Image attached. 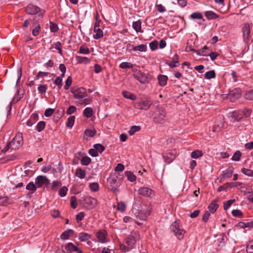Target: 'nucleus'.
<instances>
[{"label": "nucleus", "mask_w": 253, "mask_h": 253, "mask_svg": "<svg viewBox=\"0 0 253 253\" xmlns=\"http://www.w3.org/2000/svg\"><path fill=\"white\" fill-rule=\"evenodd\" d=\"M23 144V135L21 132H18L16 133L15 137L13 139L7 143L5 147L2 150L3 152H5L9 148H11L13 150L19 149Z\"/></svg>", "instance_id": "nucleus-1"}, {"label": "nucleus", "mask_w": 253, "mask_h": 253, "mask_svg": "<svg viewBox=\"0 0 253 253\" xmlns=\"http://www.w3.org/2000/svg\"><path fill=\"white\" fill-rule=\"evenodd\" d=\"M122 175L119 173H114L111 175L108 179V183L111 189L114 193L117 194L119 190L118 187L122 182Z\"/></svg>", "instance_id": "nucleus-2"}, {"label": "nucleus", "mask_w": 253, "mask_h": 253, "mask_svg": "<svg viewBox=\"0 0 253 253\" xmlns=\"http://www.w3.org/2000/svg\"><path fill=\"white\" fill-rule=\"evenodd\" d=\"M171 231L173 233L177 239L181 240L183 238L186 231L180 225L179 221H175L170 226Z\"/></svg>", "instance_id": "nucleus-3"}, {"label": "nucleus", "mask_w": 253, "mask_h": 253, "mask_svg": "<svg viewBox=\"0 0 253 253\" xmlns=\"http://www.w3.org/2000/svg\"><path fill=\"white\" fill-rule=\"evenodd\" d=\"M138 194L139 195L149 198H153L155 195L154 191L146 187L139 188L138 190Z\"/></svg>", "instance_id": "nucleus-4"}, {"label": "nucleus", "mask_w": 253, "mask_h": 253, "mask_svg": "<svg viewBox=\"0 0 253 253\" xmlns=\"http://www.w3.org/2000/svg\"><path fill=\"white\" fill-rule=\"evenodd\" d=\"M133 76L137 81L142 84L148 83L151 80L149 76L139 71L134 74Z\"/></svg>", "instance_id": "nucleus-5"}, {"label": "nucleus", "mask_w": 253, "mask_h": 253, "mask_svg": "<svg viewBox=\"0 0 253 253\" xmlns=\"http://www.w3.org/2000/svg\"><path fill=\"white\" fill-rule=\"evenodd\" d=\"M35 184L38 188H40L44 184H49L50 180L45 176L39 175L35 179Z\"/></svg>", "instance_id": "nucleus-6"}, {"label": "nucleus", "mask_w": 253, "mask_h": 253, "mask_svg": "<svg viewBox=\"0 0 253 253\" xmlns=\"http://www.w3.org/2000/svg\"><path fill=\"white\" fill-rule=\"evenodd\" d=\"M166 113L163 109H159L157 111L155 121L159 124H162L166 117Z\"/></svg>", "instance_id": "nucleus-7"}, {"label": "nucleus", "mask_w": 253, "mask_h": 253, "mask_svg": "<svg viewBox=\"0 0 253 253\" xmlns=\"http://www.w3.org/2000/svg\"><path fill=\"white\" fill-rule=\"evenodd\" d=\"M96 236L98 241L101 243H105L108 241L107 238V233L105 230H100L98 231L96 234Z\"/></svg>", "instance_id": "nucleus-8"}, {"label": "nucleus", "mask_w": 253, "mask_h": 253, "mask_svg": "<svg viewBox=\"0 0 253 253\" xmlns=\"http://www.w3.org/2000/svg\"><path fill=\"white\" fill-rule=\"evenodd\" d=\"M75 98L81 99L85 97L87 95L86 90L83 87H80L77 89L72 91Z\"/></svg>", "instance_id": "nucleus-9"}, {"label": "nucleus", "mask_w": 253, "mask_h": 253, "mask_svg": "<svg viewBox=\"0 0 253 253\" xmlns=\"http://www.w3.org/2000/svg\"><path fill=\"white\" fill-rule=\"evenodd\" d=\"M176 158V154L174 151H168L163 155V158L166 163L169 164L172 162Z\"/></svg>", "instance_id": "nucleus-10"}, {"label": "nucleus", "mask_w": 253, "mask_h": 253, "mask_svg": "<svg viewBox=\"0 0 253 253\" xmlns=\"http://www.w3.org/2000/svg\"><path fill=\"white\" fill-rule=\"evenodd\" d=\"M243 37L245 42H247L250 36V29L248 24H245L242 29Z\"/></svg>", "instance_id": "nucleus-11"}, {"label": "nucleus", "mask_w": 253, "mask_h": 253, "mask_svg": "<svg viewBox=\"0 0 253 253\" xmlns=\"http://www.w3.org/2000/svg\"><path fill=\"white\" fill-rule=\"evenodd\" d=\"M125 243L127 245L128 250H131L136 243V239L134 236L130 235L125 240Z\"/></svg>", "instance_id": "nucleus-12"}, {"label": "nucleus", "mask_w": 253, "mask_h": 253, "mask_svg": "<svg viewBox=\"0 0 253 253\" xmlns=\"http://www.w3.org/2000/svg\"><path fill=\"white\" fill-rule=\"evenodd\" d=\"M151 103L147 100H142L136 103V107L139 109L147 110L149 109Z\"/></svg>", "instance_id": "nucleus-13"}, {"label": "nucleus", "mask_w": 253, "mask_h": 253, "mask_svg": "<svg viewBox=\"0 0 253 253\" xmlns=\"http://www.w3.org/2000/svg\"><path fill=\"white\" fill-rule=\"evenodd\" d=\"M241 95V90L239 88H235L232 91H230L228 97L232 101L239 98Z\"/></svg>", "instance_id": "nucleus-14"}, {"label": "nucleus", "mask_w": 253, "mask_h": 253, "mask_svg": "<svg viewBox=\"0 0 253 253\" xmlns=\"http://www.w3.org/2000/svg\"><path fill=\"white\" fill-rule=\"evenodd\" d=\"M40 10V9L39 7L31 4L29 5L26 8V12L27 13L31 15L37 14Z\"/></svg>", "instance_id": "nucleus-15"}, {"label": "nucleus", "mask_w": 253, "mask_h": 253, "mask_svg": "<svg viewBox=\"0 0 253 253\" xmlns=\"http://www.w3.org/2000/svg\"><path fill=\"white\" fill-rule=\"evenodd\" d=\"M39 119L38 115L36 113H33L30 119L27 121L26 125L28 126H32Z\"/></svg>", "instance_id": "nucleus-16"}, {"label": "nucleus", "mask_w": 253, "mask_h": 253, "mask_svg": "<svg viewBox=\"0 0 253 253\" xmlns=\"http://www.w3.org/2000/svg\"><path fill=\"white\" fill-rule=\"evenodd\" d=\"M84 201L86 204L88 205L91 207H94L97 203V201L96 199L90 196H86L84 197Z\"/></svg>", "instance_id": "nucleus-17"}, {"label": "nucleus", "mask_w": 253, "mask_h": 253, "mask_svg": "<svg viewBox=\"0 0 253 253\" xmlns=\"http://www.w3.org/2000/svg\"><path fill=\"white\" fill-rule=\"evenodd\" d=\"M233 170L234 168L233 167H228L223 171V173L222 175V178L225 179L231 177L233 173Z\"/></svg>", "instance_id": "nucleus-18"}, {"label": "nucleus", "mask_w": 253, "mask_h": 253, "mask_svg": "<svg viewBox=\"0 0 253 253\" xmlns=\"http://www.w3.org/2000/svg\"><path fill=\"white\" fill-rule=\"evenodd\" d=\"M218 201V199L214 200L208 207L209 210L212 213H214L218 208V205L217 204Z\"/></svg>", "instance_id": "nucleus-19"}, {"label": "nucleus", "mask_w": 253, "mask_h": 253, "mask_svg": "<svg viewBox=\"0 0 253 253\" xmlns=\"http://www.w3.org/2000/svg\"><path fill=\"white\" fill-rule=\"evenodd\" d=\"M96 132V131L95 129H86L84 132V138L85 140H88L89 138L93 137Z\"/></svg>", "instance_id": "nucleus-20"}, {"label": "nucleus", "mask_w": 253, "mask_h": 253, "mask_svg": "<svg viewBox=\"0 0 253 253\" xmlns=\"http://www.w3.org/2000/svg\"><path fill=\"white\" fill-rule=\"evenodd\" d=\"M132 27L137 33L143 32V31L141 30V22L140 20L133 22L132 23Z\"/></svg>", "instance_id": "nucleus-21"}, {"label": "nucleus", "mask_w": 253, "mask_h": 253, "mask_svg": "<svg viewBox=\"0 0 253 253\" xmlns=\"http://www.w3.org/2000/svg\"><path fill=\"white\" fill-rule=\"evenodd\" d=\"M205 15L209 20L215 19L218 18V15L212 11H207L205 12Z\"/></svg>", "instance_id": "nucleus-22"}, {"label": "nucleus", "mask_w": 253, "mask_h": 253, "mask_svg": "<svg viewBox=\"0 0 253 253\" xmlns=\"http://www.w3.org/2000/svg\"><path fill=\"white\" fill-rule=\"evenodd\" d=\"M158 80L159 84L162 86H164L167 84L168 77L165 75H160L158 76Z\"/></svg>", "instance_id": "nucleus-23"}, {"label": "nucleus", "mask_w": 253, "mask_h": 253, "mask_svg": "<svg viewBox=\"0 0 253 253\" xmlns=\"http://www.w3.org/2000/svg\"><path fill=\"white\" fill-rule=\"evenodd\" d=\"M208 47L205 45L202 49L195 50V52L199 55L208 56H209V52L206 51Z\"/></svg>", "instance_id": "nucleus-24"}, {"label": "nucleus", "mask_w": 253, "mask_h": 253, "mask_svg": "<svg viewBox=\"0 0 253 253\" xmlns=\"http://www.w3.org/2000/svg\"><path fill=\"white\" fill-rule=\"evenodd\" d=\"M75 174L78 177L83 179L85 176V172L82 169L79 168L76 169Z\"/></svg>", "instance_id": "nucleus-25"}, {"label": "nucleus", "mask_w": 253, "mask_h": 253, "mask_svg": "<svg viewBox=\"0 0 253 253\" xmlns=\"http://www.w3.org/2000/svg\"><path fill=\"white\" fill-rule=\"evenodd\" d=\"M94 32L95 34L93 37L95 39H99L103 36V31L99 27L94 28Z\"/></svg>", "instance_id": "nucleus-26"}, {"label": "nucleus", "mask_w": 253, "mask_h": 253, "mask_svg": "<svg viewBox=\"0 0 253 253\" xmlns=\"http://www.w3.org/2000/svg\"><path fill=\"white\" fill-rule=\"evenodd\" d=\"M122 95L124 97L132 100H134L136 98L134 94L126 90L122 92Z\"/></svg>", "instance_id": "nucleus-27"}, {"label": "nucleus", "mask_w": 253, "mask_h": 253, "mask_svg": "<svg viewBox=\"0 0 253 253\" xmlns=\"http://www.w3.org/2000/svg\"><path fill=\"white\" fill-rule=\"evenodd\" d=\"M147 45L144 44H141L137 46H134L132 47V49L133 51H139L141 52H145L147 50Z\"/></svg>", "instance_id": "nucleus-28"}, {"label": "nucleus", "mask_w": 253, "mask_h": 253, "mask_svg": "<svg viewBox=\"0 0 253 253\" xmlns=\"http://www.w3.org/2000/svg\"><path fill=\"white\" fill-rule=\"evenodd\" d=\"M125 175L126 176L127 179L131 182L136 180V176L130 171H126L125 172Z\"/></svg>", "instance_id": "nucleus-29"}, {"label": "nucleus", "mask_w": 253, "mask_h": 253, "mask_svg": "<svg viewBox=\"0 0 253 253\" xmlns=\"http://www.w3.org/2000/svg\"><path fill=\"white\" fill-rule=\"evenodd\" d=\"M76 60L78 63L88 64L90 62V60L86 57H82L80 56H76Z\"/></svg>", "instance_id": "nucleus-30"}, {"label": "nucleus", "mask_w": 253, "mask_h": 253, "mask_svg": "<svg viewBox=\"0 0 253 253\" xmlns=\"http://www.w3.org/2000/svg\"><path fill=\"white\" fill-rule=\"evenodd\" d=\"M73 233L74 231L73 230L69 229L63 232L60 236V238L63 240L68 239Z\"/></svg>", "instance_id": "nucleus-31"}, {"label": "nucleus", "mask_w": 253, "mask_h": 253, "mask_svg": "<svg viewBox=\"0 0 253 253\" xmlns=\"http://www.w3.org/2000/svg\"><path fill=\"white\" fill-rule=\"evenodd\" d=\"M91 238V236L86 233H81L79 234V239L82 241L85 242L89 239Z\"/></svg>", "instance_id": "nucleus-32"}, {"label": "nucleus", "mask_w": 253, "mask_h": 253, "mask_svg": "<svg viewBox=\"0 0 253 253\" xmlns=\"http://www.w3.org/2000/svg\"><path fill=\"white\" fill-rule=\"evenodd\" d=\"M84 115L86 118H90L93 114V110L90 107H86L83 112Z\"/></svg>", "instance_id": "nucleus-33"}, {"label": "nucleus", "mask_w": 253, "mask_h": 253, "mask_svg": "<svg viewBox=\"0 0 253 253\" xmlns=\"http://www.w3.org/2000/svg\"><path fill=\"white\" fill-rule=\"evenodd\" d=\"M203 155V153L202 151L196 150L191 153V157L193 159H197L202 157Z\"/></svg>", "instance_id": "nucleus-34"}, {"label": "nucleus", "mask_w": 253, "mask_h": 253, "mask_svg": "<svg viewBox=\"0 0 253 253\" xmlns=\"http://www.w3.org/2000/svg\"><path fill=\"white\" fill-rule=\"evenodd\" d=\"M205 78L206 79H214L215 78V73L214 71L211 70L208 72H207L205 74Z\"/></svg>", "instance_id": "nucleus-35"}, {"label": "nucleus", "mask_w": 253, "mask_h": 253, "mask_svg": "<svg viewBox=\"0 0 253 253\" xmlns=\"http://www.w3.org/2000/svg\"><path fill=\"white\" fill-rule=\"evenodd\" d=\"M65 248L67 251L73 252L76 250V246H74L72 243H69L65 246Z\"/></svg>", "instance_id": "nucleus-36"}, {"label": "nucleus", "mask_w": 253, "mask_h": 253, "mask_svg": "<svg viewBox=\"0 0 253 253\" xmlns=\"http://www.w3.org/2000/svg\"><path fill=\"white\" fill-rule=\"evenodd\" d=\"M89 188L93 192H97L99 190V185L96 182H92L89 184Z\"/></svg>", "instance_id": "nucleus-37"}, {"label": "nucleus", "mask_w": 253, "mask_h": 253, "mask_svg": "<svg viewBox=\"0 0 253 253\" xmlns=\"http://www.w3.org/2000/svg\"><path fill=\"white\" fill-rule=\"evenodd\" d=\"M120 68L122 69H127V68H132L133 66V65L130 63L127 62H124L121 63L120 64Z\"/></svg>", "instance_id": "nucleus-38"}, {"label": "nucleus", "mask_w": 253, "mask_h": 253, "mask_svg": "<svg viewBox=\"0 0 253 253\" xmlns=\"http://www.w3.org/2000/svg\"><path fill=\"white\" fill-rule=\"evenodd\" d=\"M45 126V122L43 121H40L37 125L36 129L38 132H41L44 128Z\"/></svg>", "instance_id": "nucleus-39"}, {"label": "nucleus", "mask_w": 253, "mask_h": 253, "mask_svg": "<svg viewBox=\"0 0 253 253\" xmlns=\"http://www.w3.org/2000/svg\"><path fill=\"white\" fill-rule=\"evenodd\" d=\"M140 128L139 126H132L129 131H128V134L130 135H132L136 132L140 130Z\"/></svg>", "instance_id": "nucleus-40"}, {"label": "nucleus", "mask_w": 253, "mask_h": 253, "mask_svg": "<svg viewBox=\"0 0 253 253\" xmlns=\"http://www.w3.org/2000/svg\"><path fill=\"white\" fill-rule=\"evenodd\" d=\"M126 205L125 204V203L124 202H119L117 205V210H118L121 212L125 211L126 210Z\"/></svg>", "instance_id": "nucleus-41"}, {"label": "nucleus", "mask_w": 253, "mask_h": 253, "mask_svg": "<svg viewBox=\"0 0 253 253\" xmlns=\"http://www.w3.org/2000/svg\"><path fill=\"white\" fill-rule=\"evenodd\" d=\"M78 52L83 54H88L90 53L89 49L83 45L80 46Z\"/></svg>", "instance_id": "nucleus-42"}, {"label": "nucleus", "mask_w": 253, "mask_h": 253, "mask_svg": "<svg viewBox=\"0 0 253 253\" xmlns=\"http://www.w3.org/2000/svg\"><path fill=\"white\" fill-rule=\"evenodd\" d=\"M54 84L58 86L59 89H60L62 86V79L60 77H57L54 81Z\"/></svg>", "instance_id": "nucleus-43"}, {"label": "nucleus", "mask_w": 253, "mask_h": 253, "mask_svg": "<svg viewBox=\"0 0 253 253\" xmlns=\"http://www.w3.org/2000/svg\"><path fill=\"white\" fill-rule=\"evenodd\" d=\"M37 188L36 184H34L33 182H30L27 185L26 187L27 190H31L33 192L36 191Z\"/></svg>", "instance_id": "nucleus-44"}, {"label": "nucleus", "mask_w": 253, "mask_h": 253, "mask_svg": "<svg viewBox=\"0 0 253 253\" xmlns=\"http://www.w3.org/2000/svg\"><path fill=\"white\" fill-rule=\"evenodd\" d=\"M235 199L228 200L223 203V208L224 210H227L231 205L235 202Z\"/></svg>", "instance_id": "nucleus-45"}, {"label": "nucleus", "mask_w": 253, "mask_h": 253, "mask_svg": "<svg viewBox=\"0 0 253 253\" xmlns=\"http://www.w3.org/2000/svg\"><path fill=\"white\" fill-rule=\"evenodd\" d=\"M190 17L193 19H201L203 18L202 15L199 12H194L190 15Z\"/></svg>", "instance_id": "nucleus-46"}, {"label": "nucleus", "mask_w": 253, "mask_h": 253, "mask_svg": "<svg viewBox=\"0 0 253 253\" xmlns=\"http://www.w3.org/2000/svg\"><path fill=\"white\" fill-rule=\"evenodd\" d=\"M72 83V78L70 76H69L65 82V84L64 85V88L65 90H67L69 88L70 86L71 85Z\"/></svg>", "instance_id": "nucleus-47"}, {"label": "nucleus", "mask_w": 253, "mask_h": 253, "mask_svg": "<svg viewBox=\"0 0 253 253\" xmlns=\"http://www.w3.org/2000/svg\"><path fill=\"white\" fill-rule=\"evenodd\" d=\"M81 163L83 165L87 166L91 162V159L88 157H84L81 160Z\"/></svg>", "instance_id": "nucleus-48"}, {"label": "nucleus", "mask_w": 253, "mask_h": 253, "mask_svg": "<svg viewBox=\"0 0 253 253\" xmlns=\"http://www.w3.org/2000/svg\"><path fill=\"white\" fill-rule=\"evenodd\" d=\"M241 171L245 175L253 177V170L245 169V168H243L242 169Z\"/></svg>", "instance_id": "nucleus-49"}, {"label": "nucleus", "mask_w": 253, "mask_h": 253, "mask_svg": "<svg viewBox=\"0 0 253 253\" xmlns=\"http://www.w3.org/2000/svg\"><path fill=\"white\" fill-rule=\"evenodd\" d=\"M75 117L74 116H71L70 117L67 121V126L69 127H72L74 124Z\"/></svg>", "instance_id": "nucleus-50"}, {"label": "nucleus", "mask_w": 253, "mask_h": 253, "mask_svg": "<svg viewBox=\"0 0 253 253\" xmlns=\"http://www.w3.org/2000/svg\"><path fill=\"white\" fill-rule=\"evenodd\" d=\"M93 147L94 148H95V149L97 151V152H99V153H101L102 152L104 149H105V147L102 145L101 144H94V146H93Z\"/></svg>", "instance_id": "nucleus-51"}, {"label": "nucleus", "mask_w": 253, "mask_h": 253, "mask_svg": "<svg viewBox=\"0 0 253 253\" xmlns=\"http://www.w3.org/2000/svg\"><path fill=\"white\" fill-rule=\"evenodd\" d=\"M241 156V153L239 151H237L233 155L232 160L235 161H238L240 160Z\"/></svg>", "instance_id": "nucleus-52"}, {"label": "nucleus", "mask_w": 253, "mask_h": 253, "mask_svg": "<svg viewBox=\"0 0 253 253\" xmlns=\"http://www.w3.org/2000/svg\"><path fill=\"white\" fill-rule=\"evenodd\" d=\"M239 111H238L237 112H235L233 114V118L237 121L240 120L243 117V115L242 113H239Z\"/></svg>", "instance_id": "nucleus-53"}, {"label": "nucleus", "mask_w": 253, "mask_h": 253, "mask_svg": "<svg viewBox=\"0 0 253 253\" xmlns=\"http://www.w3.org/2000/svg\"><path fill=\"white\" fill-rule=\"evenodd\" d=\"M247 253H253V241H250L247 246Z\"/></svg>", "instance_id": "nucleus-54"}, {"label": "nucleus", "mask_w": 253, "mask_h": 253, "mask_svg": "<svg viewBox=\"0 0 253 253\" xmlns=\"http://www.w3.org/2000/svg\"><path fill=\"white\" fill-rule=\"evenodd\" d=\"M67 191L68 188L65 186H63L60 189L59 194L61 197H64L66 195Z\"/></svg>", "instance_id": "nucleus-55"}, {"label": "nucleus", "mask_w": 253, "mask_h": 253, "mask_svg": "<svg viewBox=\"0 0 253 253\" xmlns=\"http://www.w3.org/2000/svg\"><path fill=\"white\" fill-rule=\"evenodd\" d=\"M158 42L156 41H154L149 43L150 48L152 50H155L158 48Z\"/></svg>", "instance_id": "nucleus-56"}, {"label": "nucleus", "mask_w": 253, "mask_h": 253, "mask_svg": "<svg viewBox=\"0 0 253 253\" xmlns=\"http://www.w3.org/2000/svg\"><path fill=\"white\" fill-rule=\"evenodd\" d=\"M239 113H242V114L243 115V116H244L246 117H248L250 116L251 113V110L249 109L245 108L243 110H239Z\"/></svg>", "instance_id": "nucleus-57"}, {"label": "nucleus", "mask_w": 253, "mask_h": 253, "mask_svg": "<svg viewBox=\"0 0 253 253\" xmlns=\"http://www.w3.org/2000/svg\"><path fill=\"white\" fill-rule=\"evenodd\" d=\"M47 86L46 85L41 84L38 87V90L40 93H45L47 90Z\"/></svg>", "instance_id": "nucleus-58"}, {"label": "nucleus", "mask_w": 253, "mask_h": 253, "mask_svg": "<svg viewBox=\"0 0 253 253\" xmlns=\"http://www.w3.org/2000/svg\"><path fill=\"white\" fill-rule=\"evenodd\" d=\"M232 214L234 216L241 217L242 216V212L239 210H234L232 211Z\"/></svg>", "instance_id": "nucleus-59"}, {"label": "nucleus", "mask_w": 253, "mask_h": 253, "mask_svg": "<svg viewBox=\"0 0 253 253\" xmlns=\"http://www.w3.org/2000/svg\"><path fill=\"white\" fill-rule=\"evenodd\" d=\"M41 27L39 24L37 25L32 31V35L34 36H37L39 34Z\"/></svg>", "instance_id": "nucleus-60"}, {"label": "nucleus", "mask_w": 253, "mask_h": 253, "mask_svg": "<svg viewBox=\"0 0 253 253\" xmlns=\"http://www.w3.org/2000/svg\"><path fill=\"white\" fill-rule=\"evenodd\" d=\"M58 29V26L56 24L53 22H50V30L51 32H55Z\"/></svg>", "instance_id": "nucleus-61"}, {"label": "nucleus", "mask_w": 253, "mask_h": 253, "mask_svg": "<svg viewBox=\"0 0 253 253\" xmlns=\"http://www.w3.org/2000/svg\"><path fill=\"white\" fill-rule=\"evenodd\" d=\"M77 206L76 198L75 196H72L71 198V206L73 209H76Z\"/></svg>", "instance_id": "nucleus-62"}, {"label": "nucleus", "mask_w": 253, "mask_h": 253, "mask_svg": "<svg viewBox=\"0 0 253 253\" xmlns=\"http://www.w3.org/2000/svg\"><path fill=\"white\" fill-rule=\"evenodd\" d=\"M246 99L253 100V90L247 92L245 95Z\"/></svg>", "instance_id": "nucleus-63"}, {"label": "nucleus", "mask_w": 253, "mask_h": 253, "mask_svg": "<svg viewBox=\"0 0 253 253\" xmlns=\"http://www.w3.org/2000/svg\"><path fill=\"white\" fill-rule=\"evenodd\" d=\"M54 110L52 108H48L45 110L44 112V116L46 117H50L53 113Z\"/></svg>", "instance_id": "nucleus-64"}]
</instances>
